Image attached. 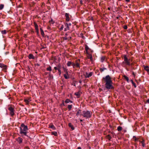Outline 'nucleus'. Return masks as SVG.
<instances>
[{
    "label": "nucleus",
    "mask_w": 149,
    "mask_h": 149,
    "mask_svg": "<svg viewBox=\"0 0 149 149\" xmlns=\"http://www.w3.org/2000/svg\"><path fill=\"white\" fill-rule=\"evenodd\" d=\"M16 140L19 144H21L22 142L23 139L22 138L19 137Z\"/></svg>",
    "instance_id": "obj_8"
},
{
    "label": "nucleus",
    "mask_w": 149,
    "mask_h": 149,
    "mask_svg": "<svg viewBox=\"0 0 149 149\" xmlns=\"http://www.w3.org/2000/svg\"><path fill=\"white\" fill-rule=\"evenodd\" d=\"M69 102H71V103H72V102L69 99H67L65 101V102L66 103H68Z\"/></svg>",
    "instance_id": "obj_31"
},
{
    "label": "nucleus",
    "mask_w": 149,
    "mask_h": 149,
    "mask_svg": "<svg viewBox=\"0 0 149 149\" xmlns=\"http://www.w3.org/2000/svg\"><path fill=\"white\" fill-rule=\"evenodd\" d=\"M8 109L10 111V113L11 116H13L14 114V107L13 106H9Z\"/></svg>",
    "instance_id": "obj_5"
},
{
    "label": "nucleus",
    "mask_w": 149,
    "mask_h": 149,
    "mask_svg": "<svg viewBox=\"0 0 149 149\" xmlns=\"http://www.w3.org/2000/svg\"><path fill=\"white\" fill-rule=\"evenodd\" d=\"M63 39L65 40H66L67 39V37L66 36H65L64 37Z\"/></svg>",
    "instance_id": "obj_43"
},
{
    "label": "nucleus",
    "mask_w": 149,
    "mask_h": 149,
    "mask_svg": "<svg viewBox=\"0 0 149 149\" xmlns=\"http://www.w3.org/2000/svg\"><path fill=\"white\" fill-rule=\"evenodd\" d=\"M46 70L47 71H51L52 70L51 67L50 66H49L47 68Z\"/></svg>",
    "instance_id": "obj_23"
},
{
    "label": "nucleus",
    "mask_w": 149,
    "mask_h": 149,
    "mask_svg": "<svg viewBox=\"0 0 149 149\" xmlns=\"http://www.w3.org/2000/svg\"><path fill=\"white\" fill-rule=\"evenodd\" d=\"M122 129V127L120 126H119L117 127V130L118 131H120Z\"/></svg>",
    "instance_id": "obj_24"
},
{
    "label": "nucleus",
    "mask_w": 149,
    "mask_h": 149,
    "mask_svg": "<svg viewBox=\"0 0 149 149\" xmlns=\"http://www.w3.org/2000/svg\"><path fill=\"white\" fill-rule=\"evenodd\" d=\"M49 78L50 79H53V75L51 74L50 72L49 73Z\"/></svg>",
    "instance_id": "obj_32"
},
{
    "label": "nucleus",
    "mask_w": 149,
    "mask_h": 149,
    "mask_svg": "<svg viewBox=\"0 0 149 149\" xmlns=\"http://www.w3.org/2000/svg\"><path fill=\"white\" fill-rule=\"evenodd\" d=\"M73 63V62L71 61H68L67 63V65L68 67L70 66L71 65L72 66V64Z\"/></svg>",
    "instance_id": "obj_18"
},
{
    "label": "nucleus",
    "mask_w": 149,
    "mask_h": 149,
    "mask_svg": "<svg viewBox=\"0 0 149 149\" xmlns=\"http://www.w3.org/2000/svg\"><path fill=\"white\" fill-rule=\"evenodd\" d=\"M106 68H100V70L101 72H102L104 70H106Z\"/></svg>",
    "instance_id": "obj_30"
},
{
    "label": "nucleus",
    "mask_w": 149,
    "mask_h": 149,
    "mask_svg": "<svg viewBox=\"0 0 149 149\" xmlns=\"http://www.w3.org/2000/svg\"><path fill=\"white\" fill-rule=\"evenodd\" d=\"M125 1L127 2H129L130 1V0H125Z\"/></svg>",
    "instance_id": "obj_51"
},
{
    "label": "nucleus",
    "mask_w": 149,
    "mask_h": 149,
    "mask_svg": "<svg viewBox=\"0 0 149 149\" xmlns=\"http://www.w3.org/2000/svg\"><path fill=\"white\" fill-rule=\"evenodd\" d=\"M72 107V105H69L68 106V108L69 110H70L71 109Z\"/></svg>",
    "instance_id": "obj_34"
},
{
    "label": "nucleus",
    "mask_w": 149,
    "mask_h": 149,
    "mask_svg": "<svg viewBox=\"0 0 149 149\" xmlns=\"http://www.w3.org/2000/svg\"><path fill=\"white\" fill-rule=\"evenodd\" d=\"M28 57L29 59H35V57L33 56V55L31 54H30L29 56Z\"/></svg>",
    "instance_id": "obj_16"
},
{
    "label": "nucleus",
    "mask_w": 149,
    "mask_h": 149,
    "mask_svg": "<svg viewBox=\"0 0 149 149\" xmlns=\"http://www.w3.org/2000/svg\"><path fill=\"white\" fill-rule=\"evenodd\" d=\"M123 28L125 29H127V25H125L123 27Z\"/></svg>",
    "instance_id": "obj_40"
},
{
    "label": "nucleus",
    "mask_w": 149,
    "mask_h": 149,
    "mask_svg": "<svg viewBox=\"0 0 149 149\" xmlns=\"http://www.w3.org/2000/svg\"><path fill=\"white\" fill-rule=\"evenodd\" d=\"M77 149H81V148L80 147H78Z\"/></svg>",
    "instance_id": "obj_52"
},
{
    "label": "nucleus",
    "mask_w": 149,
    "mask_h": 149,
    "mask_svg": "<svg viewBox=\"0 0 149 149\" xmlns=\"http://www.w3.org/2000/svg\"><path fill=\"white\" fill-rule=\"evenodd\" d=\"M80 3L81 4H82V1H80Z\"/></svg>",
    "instance_id": "obj_53"
},
{
    "label": "nucleus",
    "mask_w": 149,
    "mask_h": 149,
    "mask_svg": "<svg viewBox=\"0 0 149 149\" xmlns=\"http://www.w3.org/2000/svg\"><path fill=\"white\" fill-rule=\"evenodd\" d=\"M57 68H58V70H61V66L60 65H58L57 66Z\"/></svg>",
    "instance_id": "obj_36"
},
{
    "label": "nucleus",
    "mask_w": 149,
    "mask_h": 149,
    "mask_svg": "<svg viewBox=\"0 0 149 149\" xmlns=\"http://www.w3.org/2000/svg\"><path fill=\"white\" fill-rule=\"evenodd\" d=\"M80 111L79 110V111L78 112H77V115L78 116V115H79V111Z\"/></svg>",
    "instance_id": "obj_47"
},
{
    "label": "nucleus",
    "mask_w": 149,
    "mask_h": 149,
    "mask_svg": "<svg viewBox=\"0 0 149 149\" xmlns=\"http://www.w3.org/2000/svg\"><path fill=\"white\" fill-rule=\"evenodd\" d=\"M144 69L148 73H149V67L148 66H146L145 65H143V66Z\"/></svg>",
    "instance_id": "obj_10"
},
{
    "label": "nucleus",
    "mask_w": 149,
    "mask_h": 149,
    "mask_svg": "<svg viewBox=\"0 0 149 149\" xmlns=\"http://www.w3.org/2000/svg\"><path fill=\"white\" fill-rule=\"evenodd\" d=\"M37 65H38V66H39V65L38 64H37Z\"/></svg>",
    "instance_id": "obj_54"
},
{
    "label": "nucleus",
    "mask_w": 149,
    "mask_h": 149,
    "mask_svg": "<svg viewBox=\"0 0 149 149\" xmlns=\"http://www.w3.org/2000/svg\"><path fill=\"white\" fill-rule=\"evenodd\" d=\"M7 33L6 31V30H4L1 31V33L3 34H6Z\"/></svg>",
    "instance_id": "obj_33"
},
{
    "label": "nucleus",
    "mask_w": 149,
    "mask_h": 149,
    "mask_svg": "<svg viewBox=\"0 0 149 149\" xmlns=\"http://www.w3.org/2000/svg\"><path fill=\"white\" fill-rule=\"evenodd\" d=\"M85 49L86 54V59H89L92 63L93 61V58L92 54L93 51L87 45H85Z\"/></svg>",
    "instance_id": "obj_2"
},
{
    "label": "nucleus",
    "mask_w": 149,
    "mask_h": 149,
    "mask_svg": "<svg viewBox=\"0 0 149 149\" xmlns=\"http://www.w3.org/2000/svg\"><path fill=\"white\" fill-rule=\"evenodd\" d=\"M25 149H29V148L28 147H26L25 148Z\"/></svg>",
    "instance_id": "obj_50"
},
{
    "label": "nucleus",
    "mask_w": 149,
    "mask_h": 149,
    "mask_svg": "<svg viewBox=\"0 0 149 149\" xmlns=\"http://www.w3.org/2000/svg\"><path fill=\"white\" fill-rule=\"evenodd\" d=\"M93 74V72H86V73L85 75V77L86 78H89V77H91Z\"/></svg>",
    "instance_id": "obj_7"
},
{
    "label": "nucleus",
    "mask_w": 149,
    "mask_h": 149,
    "mask_svg": "<svg viewBox=\"0 0 149 149\" xmlns=\"http://www.w3.org/2000/svg\"><path fill=\"white\" fill-rule=\"evenodd\" d=\"M58 73H59V75H61V70H58Z\"/></svg>",
    "instance_id": "obj_42"
},
{
    "label": "nucleus",
    "mask_w": 149,
    "mask_h": 149,
    "mask_svg": "<svg viewBox=\"0 0 149 149\" xmlns=\"http://www.w3.org/2000/svg\"><path fill=\"white\" fill-rule=\"evenodd\" d=\"M63 75L65 79H67L69 78L68 72L67 71H66V74H64Z\"/></svg>",
    "instance_id": "obj_17"
},
{
    "label": "nucleus",
    "mask_w": 149,
    "mask_h": 149,
    "mask_svg": "<svg viewBox=\"0 0 149 149\" xmlns=\"http://www.w3.org/2000/svg\"><path fill=\"white\" fill-rule=\"evenodd\" d=\"M63 26L62 25L61 26V27L60 28V29H59L60 30V31L62 30L63 29Z\"/></svg>",
    "instance_id": "obj_38"
},
{
    "label": "nucleus",
    "mask_w": 149,
    "mask_h": 149,
    "mask_svg": "<svg viewBox=\"0 0 149 149\" xmlns=\"http://www.w3.org/2000/svg\"><path fill=\"white\" fill-rule=\"evenodd\" d=\"M75 95L77 96H79L80 95L78 93H75Z\"/></svg>",
    "instance_id": "obj_41"
},
{
    "label": "nucleus",
    "mask_w": 149,
    "mask_h": 149,
    "mask_svg": "<svg viewBox=\"0 0 149 149\" xmlns=\"http://www.w3.org/2000/svg\"><path fill=\"white\" fill-rule=\"evenodd\" d=\"M52 134L53 135L55 136H57V133L56 132H51Z\"/></svg>",
    "instance_id": "obj_29"
},
{
    "label": "nucleus",
    "mask_w": 149,
    "mask_h": 149,
    "mask_svg": "<svg viewBox=\"0 0 149 149\" xmlns=\"http://www.w3.org/2000/svg\"><path fill=\"white\" fill-rule=\"evenodd\" d=\"M82 121V120H81V121Z\"/></svg>",
    "instance_id": "obj_55"
},
{
    "label": "nucleus",
    "mask_w": 149,
    "mask_h": 149,
    "mask_svg": "<svg viewBox=\"0 0 149 149\" xmlns=\"http://www.w3.org/2000/svg\"><path fill=\"white\" fill-rule=\"evenodd\" d=\"M72 66L73 68H75L76 67H79V63H74L72 64Z\"/></svg>",
    "instance_id": "obj_13"
},
{
    "label": "nucleus",
    "mask_w": 149,
    "mask_h": 149,
    "mask_svg": "<svg viewBox=\"0 0 149 149\" xmlns=\"http://www.w3.org/2000/svg\"><path fill=\"white\" fill-rule=\"evenodd\" d=\"M20 128V133L22 136H27V132L28 130L27 126L23 124H22Z\"/></svg>",
    "instance_id": "obj_4"
},
{
    "label": "nucleus",
    "mask_w": 149,
    "mask_h": 149,
    "mask_svg": "<svg viewBox=\"0 0 149 149\" xmlns=\"http://www.w3.org/2000/svg\"><path fill=\"white\" fill-rule=\"evenodd\" d=\"M102 79L105 82V87L107 89H110L113 88L112 85L113 82L109 75H107L105 77H103Z\"/></svg>",
    "instance_id": "obj_1"
},
{
    "label": "nucleus",
    "mask_w": 149,
    "mask_h": 149,
    "mask_svg": "<svg viewBox=\"0 0 149 149\" xmlns=\"http://www.w3.org/2000/svg\"><path fill=\"white\" fill-rule=\"evenodd\" d=\"M123 56L124 58V61L122 63L123 66L125 67L127 65L129 66L132 65V63H131L130 59L127 58V55H123Z\"/></svg>",
    "instance_id": "obj_3"
},
{
    "label": "nucleus",
    "mask_w": 149,
    "mask_h": 149,
    "mask_svg": "<svg viewBox=\"0 0 149 149\" xmlns=\"http://www.w3.org/2000/svg\"><path fill=\"white\" fill-rule=\"evenodd\" d=\"M106 58L105 56H102L101 57L100 61L101 62H103L104 61H106Z\"/></svg>",
    "instance_id": "obj_14"
},
{
    "label": "nucleus",
    "mask_w": 149,
    "mask_h": 149,
    "mask_svg": "<svg viewBox=\"0 0 149 149\" xmlns=\"http://www.w3.org/2000/svg\"><path fill=\"white\" fill-rule=\"evenodd\" d=\"M141 142L142 144V146L143 147H144L145 146V141L144 140L141 141Z\"/></svg>",
    "instance_id": "obj_25"
},
{
    "label": "nucleus",
    "mask_w": 149,
    "mask_h": 149,
    "mask_svg": "<svg viewBox=\"0 0 149 149\" xmlns=\"http://www.w3.org/2000/svg\"><path fill=\"white\" fill-rule=\"evenodd\" d=\"M65 17L66 20L67 21H69L70 20V17L69 16V14L68 13H65Z\"/></svg>",
    "instance_id": "obj_9"
},
{
    "label": "nucleus",
    "mask_w": 149,
    "mask_h": 149,
    "mask_svg": "<svg viewBox=\"0 0 149 149\" xmlns=\"http://www.w3.org/2000/svg\"><path fill=\"white\" fill-rule=\"evenodd\" d=\"M66 25H68V26H70L71 25V24L70 23H69V24H67V23H66V24H65Z\"/></svg>",
    "instance_id": "obj_46"
},
{
    "label": "nucleus",
    "mask_w": 149,
    "mask_h": 149,
    "mask_svg": "<svg viewBox=\"0 0 149 149\" xmlns=\"http://www.w3.org/2000/svg\"><path fill=\"white\" fill-rule=\"evenodd\" d=\"M24 102L26 103L27 104H28L29 102H30L31 100L30 98H26L24 99Z\"/></svg>",
    "instance_id": "obj_12"
},
{
    "label": "nucleus",
    "mask_w": 149,
    "mask_h": 149,
    "mask_svg": "<svg viewBox=\"0 0 149 149\" xmlns=\"http://www.w3.org/2000/svg\"><path fill=\"white\" fill-rule=\"evenodd\" d=\"M54 68L55 70H58V68L57 67H54Z\"/></svg>",
    "instance_id": "obj_45"
},
{
    "label": "nucleus",
    "mask_w": 149,
    "mask_h": 149,
    "mask_svg": "<svg viewBox=\"0 0 149 149\" xmlns=\"http://www.w3.org/2000/svg\"><path fill=\"white\" fill-rule=\"evenodd\" d=\"M49 22L50 23L52 24H53L54 23L52 19L50 20L49 21Z\"/></svg>",
    "instance_id": "obj_39"
},
{
    "label": "nucleus",
    "mask_w": 149,
    "mask_h": 149,
    "mask_svg": "<svg viewBox=\"0 0 149 149\" xmlns=\"http://www.w3.org/2000/svg\"><path fill=\"white\" fill-rule=\"evenodd\" d=\"M50 127L51 128L54 130H55L56 129L54 125L52 124L50 126Z\"/></svg>",
    "instance_id": "obj_28"
},
{
    "label": "nucleus",
    "mask_w": 149,
    "mask_h": 149,
    "mask_svg": "<svg viewBox=\"0 0 149 149\" xmlns=\"http://www.w3.org/2000/svg\"><path fill=\"white\" fill-rule=\"evenodd\" d=\"M40 30L41 34L43 36L44 34V31H43V30L41 28H40Z\"/></svg>",
    "instance_id": "obj_35"
},
{
    "label": "nucleus",
    "mask_w": 149,
    "mask_h": 149,
    "mask_svg": "<svg viewBox=\"0 0 149 149\" xmlns=\"http://www.w3.org/2000/svg\"><path fill=\"white\" fill-rule=\"evenodd\" d=\"M106 138L108 139L109 140H110L111 139V136L109 135H107L106 136Z\"/></svg>",
    "instance_id": "obj_22"
},
{
    "label": "nucleus",
    "mask_w": 149,
    "mask_h": 149,
    "mask_svg": "<svg viewBox=\"0 0 149 149\" xmlns=\"http://www.w3.org/2000/svg\"><path fill=\"white\" fill-rule=\"evenodd\" d=\"M92 115V113L89 111H87L84 113V117L86 118H90Z\"/></svg>",
    "instance_id": "obj_6"
},
{
    "label": "nucleus",
    "mask_w": 149,
    "mask_h": 149,
    "mask_svg": "<svg viewBox=\"0 0 149 149\" xmlns=\"http://www.w3.org/2000/svg\"><path fill=\"white\" fill-rule=\"evenodd\" d=\"M131 82L132 84L133 85V86H134V87L135 88L136 87V84L134 82L133 80L132 79L131 80Z\"/></svg>",
    "instance_id": "obj_26"
},
{
    "label": "nucleus",
    "mask_w": 149,
    "mask_h": 149,
    "mask_svg": "<svg viewBox=\"0 0 149 149\" xmlns=\"http://www.w3.org/2000/svg\"><path fill=\"white\" fill-rule=\"evenodd\" d=\"M0 67L5 70L7 68L6 66L2 63H0Z\"/></svg>",
    "instance_id": "obj_11"
},
{
    "label": "nucleus",
    "mask_w": 149,
    "mask_h": 149,
    "mask_svg": "<svg viewBox=\"0 0 149 149\" xmlns=\"http://www.w3.org/2000/svg\"><path fill=\"white\" fill-rule=\"evenodd\" d=\"M65 26H66V27L65 28L64 31H66L69 29V28L68 26V25H66L65 24Z\"/></svg>",
    "instance_id": "obj_19"
},
{
    "label": "nucleus",
    "mask_w": 149,
    "mask_h": 149,
    "mask_svg": "<svg viewBox=\"0 0 149 149\" xmlns=\"http://www.w3.org/2000/svg\"><path fill=\"white\" fill-rule=\"evenodd\" d=\"M123 77L125 79H126L127 82L128 83L129 82V79L128 77L125 75L123 76Z\"/></svg>",
    "instance_id": "obj_21"
},
{
    "label": "nucleus",
    "mask_w": 149,
    "mask_h": 149,
    "mask_svg": "<svg viewBox=\"0 0 149 149\" xmlns=\"http://www.w3.org/2000/svg\"><path fill=\"white\" fill-rule=\"evenodd\" d=\"M72 85L74 86H76V83L73 82L72 84Z\"/></svg>",
    "instance_id": "obj_44"
},
{
    "label": "nucleus",
    "mask_w": 149,
    "mask_h": 149,
    "mask_svg": "<svg viewBox=\"0 0 149 149\" xmlns=\"http://www.w3.org/2000/svg\"><path fill=\"white\" fill-rule=\"evenodd\" d=\"M68 126L70 127L71 128V129L72 130H74V128L71 123H69L68 124Z\"/></svg>",
    "instance_id": "obj_20"
},
{
    "label": "nucleus",
    "mask_w": 149,
    "mask_h": 149,
    "mask_svg": "<svg viewBox=\"0 0 149 149\" xmlns=\"http://www.w3.org/2000/svg\"><path fill=\"white\" fill-rule=\"evenodd\" d=\"M34 24L35 27V29H36V31H37V32L38 33V31H39L38 26V25L35 22H34Z\"/></svg>",
    "instance_id": "obj_15"
},
{
    "label": "nucleus",
    "mask_w": 149,
    "mask_h": 149,
    "mask_svg": "<svg viewBox=\"0 0 149 149\" xmlns=\"http://www.w3.org/2000/svg\"><path fill=\"white\" fill-rule=\"evenodd\" d=\"M133 139H134V141L135 142L137 141L139 139L137 138L135 136H133Z\"/></svg>",
    "instance_id": "obj_27"
},
{
    "label": "nucleus",
    "mask_w": 149,
    "mask_h": 149,
    "mask_svg": "<svg viewBox=\"0 0 149 149\" xmlns=\"http://www.w3.org/2000/svg\"><path fill=\"white\" fill-rule=\"evenodd\" d=\"M4 7V5L3 4H1L0 5V10L2 9Z\"/></svg>",
    "instance_id": "obj_37"
},
{
    "label": "nucleus",
    "mask_w": 149,
    "mask_h": 149,
    "mask_svg": "<svg viewBox=\"0 0 149 149\" xmlns=\"http://www.w3.org/2000/svg\"><path fill=\"white\" fill-rule=\"evenodd\" d=\"M146 102L148 103H149V99L147 100H146Z\"/></svg>",
    "instance_id": "obj_49"
},
{
    "label": "nucleus",
    "mask_w": 149,
    "mask_h": 149,
    "mask_svg": "<svg viewBox=\"0 0 149 149\" xmlns=\"http://www.w3.org/2000/svg\"><path fill=\"white\" fill-rule=\"evenodd\" d=\"M132 74L134 75V76H135V74H134V72H132Z\"/></svg>",
    "instance_id": "obj_48"
}]
</instances>
